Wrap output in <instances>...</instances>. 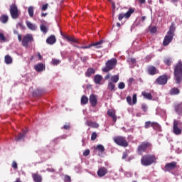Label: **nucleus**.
<instances>
[{
  "instance_id": "obj_1",
  "label": "nucleus",
  "mask_w": 182,
  "mask_h": 182,
  "mask_svg": "<svg viewBox=\"0 0 182 182\" xmlns=\"http://www.w3.org/2000/svg\"><path fill=\"white\" fill-rule=\"evenodd\" d=\"M156 163H157V157L154 154H147L143 155L141 159V165L146 167L151 166V164H156Z\"/></svg>"
},
{
  "instance_id": "obj_2",
  "label": "nucleus",
  "mask_w": 182,
  "mask_h": 182,
  "mask_svg": "<svg viewBox=\"0 0 182 182\" xmlns=\"http://www.w3.org/2000/svg\"><path fill=\"white\" fill-rule=\"evenodd\" d=\"M152 146L153 145H151V143L147 141L141 142L137 147V154L139 156H143V153H149L151 151Z\"/></svg>"
},
{
  "instance_id": "obj_3",
  "label": "nucleus",
  "mask_w": 182,
  "mask_h": 182,
  "mask_svg": "<svg viewBox=\"0 0 182 182\" xmlns=\"http://www.w3.org/2000/svg\"><path fill=\"white\" fill-rule=\"evenodd\" d=\"M174 76H175V82L177 85H180L182 81V61L179 60L174 68Z\"/></svg>"
},
{
  "instance_id": "obj_4",
  "label": "nucleus",
  "mask_w": 182,
  "mask_h": 182,
  "mask_svg": "<svg viewBox=\"0 0 182 182\" xmlns=\"http://www.w3.org/2000/svg\"><path fill=\"white\" fill-rule=\"evenodd\" d=\"M9 12L12 19H18L21 15V11L18 9V6L15 4L10 5Z\"/></svg>"
},
{
  "instance_id": "obj_5",
  "label": "nucleus",
  "mask_w": 182,
  "mask_h": 182,
  "mask_svg": "<svg viewBox=\"0 0 182 182\" xmlns=\"http://www.w3.org/2000/svg\"><path fill=\"white\" fill-rule=\"evenodd\" d=\"M105 65L106 67L102 68V72L107 73L112 69H114L116 65H117V60L116 58H112L111 60H107Z\"/></svg>"
},
{
  "instance_id": "obj_6",
  "label": "nucleus",
  "mask_w": 182,
  "mask_h": 182,
  "mask_svg": "<svg viewBox=\"0 0 182 182\" xmlns=\"http://www.w3.org/2000/svg\"><path fill=\"white\" fill-rule=\"evenodd\" d=\"M113 141L118 146H121L122 147H127L129 146V142L126 139V137L122 136H117L113 138Z\"/></svg>"
},
{
  "instance_id": "obj_7",
  "label": "nucleus",
  "mask_w": 182,
  "mask_h": 182,
  "mask_svg": "<svg viewBox=\"0 0 182 182\" xmlns=\"http://www.w3.org/2000/svg\"><path fill=\"white\" fill-rule=\"evenodd\" d=\"M135 11H136V9L129 8L127 13H125V14L121 13L119 14L118 20L123 21V18H124L125 19H129V18H130V16H132V15H133V14H134Z\"/></svg>"
},
{
  "instance_id": "obj_8",
  "label": "nucleus",
  "mask_w": 182,
  "mask_h": 182,
  "mask_svg": "<svg viewBox=\"0 0 182 182\" xmlns=\"http://www.w3.org/2000/svg\"><path fill=\"white\" fill-rule=\"evenodd\" d=\"M33 42V36L32 34H26L23 37L22 39V46L24 48H28L29 43Z\"/></svg>"
},
{
  "instance_id": "obj_9",
  "label": "nucleus",
  "mask_w": 182,
  "mask_h": 182,
  "mask_svg": "<svg viewBox=\"0 0 182 182\" xmlns=\"http://www.w3.org/2000/svg\"><path fill=\"white\" fill-rule=\"evenodd\" d=\"M102 43H103V41L101 40L98 42L92 43L88 46H79L74 45V46L75 48H77L78 49H90V48H92V46H96V48L99 49V48H102V46H100V45H102Z\"/></svg>"
},
{
  "instance_id": "obj_10",
  "label": "nucleus",
  "mask_w": 182,
  "mask_h": 182,
  "mask_svg": "<svg viewBox=\"0 0 182 182\" xmlns=\"http://www.w3.org/2000/svg\"><path fill=\"white\" fill-rule=\"evenodd\" d=\"M180 126V121L178 120H173V133L174 134H176V136H179V134H181L182 129L181 128L178 127Z\"/></svg>"
},
{
  "instance_id": "obj_11",
  "label": "nucleus",
  "mask_w": 182,
  "mask_h": 182,
  "mask_svg": "<svg viewBox=\"0 0 182 182\" xmlns=\"http://www.w3.org/2000/svg\"><path fill=\"white\" fill-rule=\"evenodd\" d=\"M177 168V162L172 161L171 163H168L164 166L165 171H173V170H176Z\"/></svg>"
},
{
  "instance_id": "obj_12",
  "label": "nucleus",
  "mask_w": 182,
  "mask_h": 182,
  "mask_svg": "<svg viewBox=\"0 0 182 182\" xmlns=\"http://www.w3.org/2000/svg\"><path fill=\"white\" fill-rule=\"evenodd\" d=\"M168 80V77H167V75H163L159 76L156 80V82L158 85H167Z\"/></svg>"
},
{
  "instance_id": "obj_13",
  "label": "nucleus",
  "mask_w": 182,
  "mask_h": 182,
  "mask_svg": "<svg viewBox=\"0 0 182 182\" xmlns=\"http://www.w3.org/2000/svg\"><path fill=\"white\" fill-rule=\"evenodd\" d=\"M173 38H174V36L172 34H169L168 33H166L165 36L164 41H163V45L164 46H168V45L171 43V42L173 41Z\"/></svg>"
},
{
  "instance_id": "obj_14",
  "label": "nucleus",
  "mask_w": 182,
  "mask_h": 182,
  "mask_svg": "<svg viewBox=\"0 0 182 182\" xmlns=\"http://www.w3.org/2000/svg\"><path fill=\"white\" fill-rule=\"evenodd\" d=\"M90 103L92 107H96L97 105V95L92 94L90 95Z\"/></svg>"
},
{
  "instance_id": "obj_15",
  "label": "nucleus",
  "mask_w": 182,
  "mask_h": 182,
  "mask_svg": "<svg viewBox=\"0 0 182 182\" xmlns=\"http://www.w3.org/2000/svg\"><path fill=\"white\" fill-rule=\"evenodd\" d=\"M147 72L151 76H154V75L160 73V71H159V70L154 65L148 67Z\"/></svg>"
},
{
  "instance_id": "obj_16",
  "label": "nucleus",
  "mask_w": 182,
  "mask_h": 182,
  "mask_svg": "<svg viewBox=\"0 0 182 182\" xmlns=\"http://www.w3.org/2000/svg\"><path fill=\"white\" fill-rule=\"evenodd\" d=\"M97 174L98 177H105L107 174V168L105 167H101L98 169Z\"/></svg>"
},
{
  "instance_id": "obj_17",
  "label": "nucleus",
  "mask_w": 182,
  "mask_h": 182,
  "mask_svg": "<svg viewBox=\"0 0 182 182\" xmlns=\"http://www.w3.org/2000/svg\"><path fill=\"white\" fill-rule=\"evenodd\" d=\"M63 37L64 39H66V41H68V42H73V43H80V42H79L77 39L75 38V37H72L66 34L63 35Z\"/></svg>"
},
{
  "instance_id": "obj_18",
  "label": "nucleus",
  "mask_w": 182,
  "mask_h": 182,
  "mask_svg": "<svg viewBox=\"0 0 182 182\" xmlns=\"http://www.w3.org/2000/svg\"><path fill=\"white\" fill-rule=\"evenodd\" d=\"M107 114L109 116V117L112 118L113 122H116L117 120V117L116 116V112L113 109H108Z\"/></svg>"
},
{
  "instance_id": "obj_19",
  "label": "nucleus",
  "mask_w": 182,
  "mask_h": 182,
  "mask_svg": "<svg viewBox=\"0 0 182 182\" xmlns=\"http://www.w3.org/2000/svg\"><path fill=\"white\" fill-rule=\"evenodd\" d=\"M46 42L48 45H55L56 43V36L51 35L46 39Z\"/></svg>"
},
{
  "instance_id": "obj_20",
  "label": "nucleus",
  "mask_w": 182,
  "mask_h": 182,
  "mask_svg": "<svg viewBox=\"0 0 182 182\" xmlns=\"http://www.w3.org/2000/svg\"><path fill=\"white\" fill-rule=\"evenodd\" d=\"M26 25L30 31H36L38 29V26H36V24L32 23L31 21H26Z\"/></svg>"
},
{
  "instance_id": "obj_21",
  "label": "nucleus",
  "mask_w": 182,
  "mask_h": 182,
  "mask_svg": "<svg viewBox=\"0 0 182 182\" xmlns=\"http://www.w3.org/2000/svg\"><path fill=\"white\" fill-rule=\"evenodd\" d=\"M27 133H28V131L23 130L22 133H20L19 135L16 137L15 139L16 141H20V140H23Z\"/></svg>"
},
{
  "instance_id": "obj_22",
  "label": "nucleus",
  "mask_w": 182,
  "mask_h": 182,
  "mask_svg": "<svg viewBox=\"0 0 182 182\" xmlns=\"http://www.w3.org/2000/svg\"><path fill=\"white\" fill-rule=\"evenodd\" d=\"M96 73V70L92 68H90L87 70L85 73L86 77H90L92 75H95Z\"/></svg>"
},
{
  "instance_id": "obj_23",
  "label": "nucleus",
  "mask_w": 182,
  "mask_h": 182,
  "mask_svg": "<svg viewBox=\"0 0 182 182\" xmlns=\"http://www.w3.org/2000/svg\"><path fill=\"white\" fill-rule=\"evenodd\" d=\"M175 31H176V24L174 23V22H172L167 33H169L170 35H172L174 36Z\"/></svg>"
},
{
  "instance_id": "obj_24",
  "label": "nucleus",
  "mask_w": 182,
  "mask_h": 182,
  "mask_svg": "<svg viewBox=\"0 0 182 182\" xmlns=\"http://www.w3.org/2000/svg\"><path fill=\"white\" fill-rule=\"evenodd\" d=\"M32 177L33 179V181L35 182H41L42 181V176L38 173H33Z\"/></svg>"
},
{
  "instance_id": "obj_25",
  "label": "nucleus",
  "mask_w": 182,
  "mask_h": 182,
  "mask_svg": "<svg viewBox=\"0 0 182 182\" xmlns=\"http://www.w3.org/2000/svg\"><path fill=\"white\" fill-rule=\"evenodd\" d=\"M36 72H42L45 69V65L43 63H38L34 66Z\"/></svg>"
},
{
  "instance_id": "obj_26",
  "label": "nucleus",
  "mask_w": 182,
  "mask_h": 182,
  "mask_svg": "<svg viewBox=\"0 0 182 182\" xmlns=\"http://www.w3.org/2000/svg\"><path fill=\"white\" fill-rule=\"evenodd\" d=\"M107 89L110 92H114L116 90V85L112 82H109L107 85Z\"/></svg>"
},
{
  "instance_id": "obj_27",
  "label": "nucleus",
  "mask_w": 182,
  "mask_h": 182,
  "mask_svg": "<svg viewBox=\"0 0 182 182\" xmlns=\"http://www.w3.org/2000/svg\"><path fill=\"white\" fill-rule=\"evenodd\" d=\"M103 79V77L100 75H96L94 77V82L96 83V85H100V82H102V80Z\"/></svg>"
},
{
  "instance_id": "obj_28",
  "label": "nucleus",
  "mask_w": 182,
  "mask_h": 182,
  "mask_svg": "<svg viewBox=\"0 0 182 182\" xmlns=\"http://www.w3.org/2000/svg\"><path fill=\"white\" fill-rule=\"evenodd\" d=\"M4 62L6 65H11V63H12V62H13L12 57H11V55H5Z\"/></svg>"
},
{
  "instance_id": "obj_29",
  "label": "nucleus",
  "mask_w": 182,
  "mask_h": 182,
  "mask_svg": "<svg viewBox=\"0 0 182 182\" xmlns=\"http://www.w3.org/2000/svg\"><path fill=\"white\" fill-rule=\"evenodd\" d=\"M34 11H35V7H33L32 6H28V14L30 18H33Z\"/></svg>"
},
{
  "instance_id": "obj_30",
  "label": "nucleus",
  "mask_w": 182,
  "mask_h": 182,
  "mask_svg": "<svg viewBox=\"0 0 182 182\" xmlns=\"http://www.w3.org/2000/svg\"><path fill=\"white\" fill-rule=\"evenodd\" d=\"M141 95L145 99H148V100H151L153 99V95H151V93L150 92L147 93L146 92H142Z\"/></svg>"
},
{
  "instance_id": "obj_31",
  "label": "nucleus",
  "mask_w": 182,
  "mask_h": 182,
  "mask_svg": "<svg viewBox=\"0 0 182 182\" xmlns=\"http://www.w3.org/2000/svg\"><path fill=\"white\" fill-rule=\"evenodd\" d=\"M9 19V17L7 15H1L0 16V22H1V23H6V22H8V20Z\"/></svg>"
},
{
  "instance_id": "obj_32",
  "label": "nucleus",
  "mask_w": 182,
  "mask_h": 182,
  "mask_svg": "<svg viewBox=\"0 0 182 182\" xmlns=\"http://www.w3.org/2000/svg\"><path fill=\"white\" fill-rule=\"evenodd\" d=\"M179 93H180V90H178V88L177 87H173L170 90V95H171L172 96L178 95Z\"/></svg>"
},
{
  "instance_id": "obj_33",
  "label": "nucleus",
  "mask_w": 182,
  "mask_h": 182,
  "mask_svg": "<svg viewBox=\"0 0 182 182\" xmlns=\"http://www.w3.org/2000/svg\"><path fill=\"white\" fill-rule=\"evenodd\" d=\"M87 126H90V127H93L94 129H97V127H99V124H97L96 122L90 121L87 122Z\"/></svg>"
},
{
  "instance_id": "obj_34",
  "label": "nucleus",
  "mask_w": 182,
  "mask_h": 182,
  "mask_svg": "<svg viewBox=\"0 0 182 182\" xmlns=\"http://www.w3.org/2000/svg\"><path fill=\"white\" fill-rule=\"evenodd\" d=\"M89 98L86 95H82L81 97V105H87Z\"/></svg>"
},
{
  "instance_id": "obj_35",
  "label": "nucleus",
  "mask_w": 182,
  "mask_h": 182,
  "mask_svg": "<svg viewBox=\"0 0 182 182\" xmlns=\"http://www.w3.org/2000/svg\"><path fill=\"white\" fill-rule=\"evenodd\" d=\"M95 150H97L100 153H103L105 151V146L102 144L97 145Z\"/></svg>"
},
{
  "instance_id": "obj_36",
  "label": "nucleus",
  "mask_w": 182,
  "mask_h": 182,
  "mask_svg": "<svg viewBox=\"0 0 182 182\" xmlns=\"http://www.w3.org/2000/svg\"><path fill=\"white\" fill-rule=\"evenodd\" d=\"M119 75H115L111 77V81L109 82H112L113 83H117L119 82Z\"/></svg>"
},
{
  "instance_id": "obj_37",
  "label": "nucleus",
  "mask_w": 182,
  "mask_h": 182,
  "mask_svg": "<svg viewBox=\"0 0 182 182\" xmlns=\"http://www.w3.org/2000/svg\"><path fill=\"white\" fill-rule=\"evenodd\" d=\"M62 61L59 59H56V58H53L52 59V65H53L54 66H57V65H59Z\"/></svg>"
},
{
  "instance_id": "obj_38",
  "label": "nucleus",
  "mask_w": 182,
  "mask_h": 182,
  "mask_svg": "<svg viewBox=\"0 0 182 182\" xmlns=\"http://www.w3.org/2000/svg\"><path fill=\"white\" fill-rule=\"evenodd\" d=\"M164 63L167 66H170L171 65V59H170V58H165L164 60Z\"/></svg>"
},
{
  "instance_id": "obj_39",
  "label": "nucleus",
  "mask_w": 182,
  "mask_h": 182,
  "mask_svg": "<svg viewBox=\"0 0 182 182\" xmlns=\"http://www.w3.org/2000/svg\"><path fill=\"white\" fill-rule=\"evenodd\" d=\"M40 29L41 32L46 33V26L42 23L40 26Z\"/></svg>"
},
{
  "instance_id": "obj_40",
  "label": "nucleus",
  "mask_w": 182,
  "mask_h": 182,
  "mask_svg": "<svg viewBox=\"0 0 182 182\" xmlns=\"http://www.w3.org/2000/svg\"><path fill=\"white\" fill-rule=\"evenodd\" d=\"M0 42H6V37L2 33H0Z\"/></svg>"
},
{
  "instance_id": "obj_41",
  "label": "nucleus",
  "mask_w": 182,
  "mask_h": 182,
  "mask_svg": "<svg viewBox=\"0 0 182 182\" xmlns=\"http://www.w3.org/2000/svg\"><path fill=\"white\" fill-rule=\"evenodd\" d=\"M124 87H126V85L124 84V82H119V84H118L119 89L123 90V89H124Z\"/></svg>"
},
{
  "instance_id": "obj_42",
  "label": "nucleus",
  "mask_w": 182,
  "mask_h": 182,
  "mask_svg": "<svg viewBox=\"0 0 182 182\" xmlns=\"http://www.w3.org/2000/svg\"><path fill=\"white\" fill-rule=\"evenodd\" d=\"M96 139H97V134L96 132H92V134L91 135V140L92 141H95V140H96Z\"/></svg>"
},
{
  "instance_id": "obj_43",
  "label": "nucleus",
  "mask_w": 182,
  "mask_h": 182,
  "mask_svg": "<svg viewBox=\"0 0 182 182\" xmlns=\"http://www.w3.org/2000/svg\"><path fill=\"white\" fill-rule=\"evenodd\" d=\"M64 181H65V182H70V181H72V178H70V176L65 175V176H64Z\"/></svg>"
},
{
  "instance_id": "obj_44",
  "label": "nucleus",
  "mask_w": 182,
  "mask_h": 182,
  "mask_svg": "<svg viewBox=\"0 0 182 182\" xmlns=\"http://www.w3.org/2000/svg\"><path fill=\"white\" fill-rule=\"evenodd\" d=\"M149 127H151V122L147 121V122H145L144 128L145 129H149Z\"/></svg>"
},
{
  "instance_id": "obj_45",
  "label": "nucleus",
  "mask_w": 182,
  "mask_h": 182,
  "mask_svg": "<svg viewBox=\"0 0 182 182\" xmlns=\"http://www.w3.org/2000/svg\"><path fill=\"white\" fill-rule=\"evenodd\" d=\"M175 110L178 113H180V112H181V105L179 104V105H176Z\"/></svg>"
},
{
  "instance_id": "obj_46",
  "label": "nucleus",
  "mask_w": 182,
  "mask_h": 182,
  "mask_svg": "<svg viewBox=\"0 0 182 182\" xmlns=\"http://www.w3.org/2000/svg\"><path fill=\"white\" fill-rule=\"evenodd\" d=\"M132 103H133V105H136V103H137V95L136 94L133 95Z\"/></svg>"
},
{
  "instance_id": "obj_47",
  "label": "nucleus",
  "mask_w": 182,
  "mask_h": 182,
  "mask_svg": "<svg viewBox=\"0 0 182 182\" xmlns=\"http://www.w3.org/2000/svg\"><path fill=\"white\" fill-rule=\"evenodd\" d=\"M35 92L38 95V96H42V95H43V90L41 89H37Z\"/></svg>"
},
{
  "instance_id": "obj_48",
  "label": "nucleus",
  "mask_w": 182,
  "mask_h": 182,
  "mask_svg": "<svg viewBox=\"0 0 182 182\" xmlns=\"http://www.w3.org/2000/svg\"><path fill=\"white\" fill-rule=\"evenodd\" d=\"M11 167H13L14 168V170L18 169V164L16 163V161H12Z\"/></svg>"
},
{
  "instance_id": "obj_49",
  "label": "nucleus",
  "mask_w": 182,
  "mask_h": 182,
  "mask_svg": "<svg viewBox=\"0 0 182 182\" xmlns=\"http://www.w3.org/2000/svg\"><path fill=\"white\" fill-rule=\"evenodd\" d=\"M151 127L154 129H159V124L157 122H151Z\"/></svg>"
},
{
  "instance_id": "obj_50",
  "label": "nucleus",
  "mask_w": 182,
  "mask_h": 182,
  "mask_svg": "<svg viewBox=\"0 0 182 182\" xmlns=\"http://www.w3.org/2000/svg\"><path fill=\"white\" fill-rule=\"evenodd\" d=\"M127 102L129 105H132L133 102H132V97H127Z\"/></svg>"
},
{
  "instance_id": "obj_51",
  "label": "nucleus",
  "mask_w": 182,
  "mask_h": 182,
  "mask_svg": "<svg viewBox=\"0 0 182 182\" xmlns=\"http://www.w3.org/2000/svg\"><path fill=\"white\" fill-rule=\"evenodd\" d=\"M89 154H90V150L89 149H86L84 152H83V156H85V157L89 156Z\"/></svg>"
},
{
  "instance_id": "obj_52",
  "label": "nucleus",
  "mask_w": 182,
  "mask_h": 182,
  "mask_svg": "<svg viewBox=\"0 0 182 182\" xmlns=\"http://www.w3.org/2000/svg\"><path fill=\"white\" fill-rule=\"evenodd\" d=\"M151 33H156L157 32V28L156 26H154L150 30Z\"/></svg>"
},
{
  "instance_id": "obj_53",
  "label": "nucleus",
  "mask_w": 182,
  "mask_h": 182,
  "mask_svg": "<svg viewBox=\"0 0 182 182\" xmlns=\"http://www.w3.org/2000/svg\"><path fill=\"white\" fill-rule=\"evenodd\" d=\"M112 14L114 15V11H116V4L114 2L112 3Z\"/></svg>"
},
{
  "instance_id": "obj_54",
  "label": "nucleus",
  "mask_w": 182,
  "mask_h": 182,
  "mask_svg": "<svg viewBox=\"0 0 182 182\" xmlns=\"http://www.w3.org/2000/svg\"><path fill=\"white\" fill-rule=\"evenodd\" d=\"M141 109H142L143 112H147V105H146L145 104H142Z\"/></svg>"
},
{
  "instance_id": "obj_55",
  "label": "nucleus",
  "mask_w": 182,
  "mask_h": 182,
  "mask_svg": "<svg viewBox=\"0 0 182 182\" xmlns=\"http://www.w3.org/2000/svg\"><path fill=\"white\" fill-rule=\"evenodd\" d=\"M133 82H134V78L130 77V78L128 80L129 85L130 86V85H132V83H133Z\"/></svg>"
},
{
  "instance_id": "obj_56",
  "label": "nucleus",
  "mask_w": 182,
  "mask_h": 182,
  "mask_svg": "<svg viewBox=\"0 0 182 182\" xmlns=\"http://www.w3.org/2000/svg\"><path fill=\"white\" fill-rule=\"evenodd\" d=\"M128 156H129V154H127V152H124L122 154V160L127 159Z\"/></svg>"
},
{
  "instance_id": "obj_57",
  "label": "nucleus",
  "mask_w": 182,
  "mask_h": 182,
  "mask_svg": "<svg viewBox=\"0 0 182 182\" xmlns=\"http://www.w3.org/2000/svg\"><path fill=\"white\" fill-rule=\"evenodd\" d=\"M63 129H65V130H70V125L68 124H65L63 126Z\"/></svg>"
},
{
  "instance_id": "obj_58",
  "label": "nucleus",
  "mask_w": 182,
  "mask_h": 182,
  "mask_svg": "<svg viewBox=\"0 0 182 182\" xmlns=\"http://www.w3.org/2000/svg\"><path fill=\"white\" fill-rule=\"evenodd\" d=\"M18 42H22V36L19 33H18Z\"/></svg>"
},
{
  "instance_id": "obj_59",
  "label": "nucleus",
  "mask_w": 182,
  "mask_h": 182,
  "mask_svg": "<svg viewBox=\"0 0 182 182\" xmlns=\"http://www.w3.org/2000/svg\"><path fill=\"white\" fill-rule=\"evenodd\" d=\"M37 56H38L39 60H42V55H41V53H38Z\"/></svg>"
},
{
  "instance_id": "obj_60",
  "label": "nucleus",
  "mask_w": 182,
  "mask_h": 182,
  "mask_svg": "<svg viewBox=\"0 0 182 182\" xmlns=\"http://www.w3.org/2000/svg\"><path fill=\"white\" fill-rule=\"evenodd\" d=\"M109 79H110V74H108L105 77V80H109Z\"/></svg>"
},
{
  "instance_id": "obj_61",
  "label": "nucleus",
  "mask_w": 182,
  "mask_h": 182,
  "mask_svg": "<svg viewBox=\"0 0 182 182\" xmlns=\"http://www.w3.org/2000/svg\"><path fill=\"white\" fill-rule=\"evenodd\" d=\"M42 11H46V4H43L41 8Z\"/></svg>"
},
{
  "instance_id": "obj_62",
  "label": "nucleus",
  "mask_w": 182,
  "mask_h": 182,
  "mask_svg": "<svg viewBox=\"0 0 182 182\" xmlns=\"http://www.w3.org/2000/svg\"><path fill=\"white\" fill-rule=\"evenodd\" d=\"M139 4H146V0H139Z\"/></svg>"
},
{
  "instance_id": "obj_63",
  "label": "nucleus",
  "mask_w": 182,
  "mask_h": 182,
  "mask_svg": "<svg viewBox=\"0 0 182 182\" xmlns=\"http://www.w3.org/2000/svg\"><path fill=\"white\" fill-rule=\"evenodd\" d=\"M132 63H136V58H131Z\"/></svg>"
},
{
  "instance_id": "obj_64",
  "label": "nucleus",
  "mask_w": 182,
  "mask_h": 182,
  "mask_svg": "<svg viewBox=\"0 0 182 182\" xmlns=\"http://www.w3.org/2000/svg\"><path fill=\"white\" fill-rule=\"evenodd\" d=\"M141 21H142V22H144L145 21H146V16H142L141 17Z\"/></svg>"
}]
</instances>
